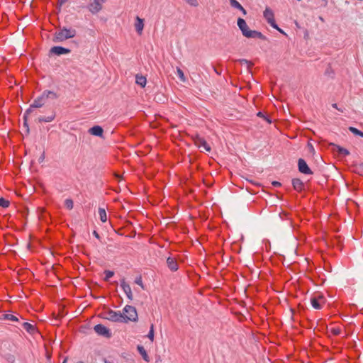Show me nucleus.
Masks as SVG:
<instances>
[{"label": "nucleus", "mask_w": 363, "mask_h": 363, "mask_svg": "<svg viewBox=\"0 0 363 363\" xmlns=\"http://www.w3.org/2000/svg\"><path fill=\"white\" fill-rule=\"evenodd\" d=\"M105 363H112V362H111L107 361V360H106V359H105Z\"/></svg>", "instance_id": "nucleus-51"}, {"label": "nucleus", "mask_w": 363, "mask_h": 363, "mask_svg": "<svg viewBox=\"0 0 363 363\" xmlns=\"http://www.w3.org/2000/svg\"><path fill=\"white\" fill-rule=\"evenodd\" d=\"M193 141L198 147H203L206 151L210 152L211 150V146L207 143L203 138L200 137L199 135H196L192 137Z\"/></svg>", "instance_id": "nucleus-6"}, {"label": "nucleus", "mask_w": 363, "mask_h": 363, "mask_svg": "<svg viewBox=\"0 0 363 363\" xmlns=\"http://www.w3.org/2000/svg\"><path fill=\"white\" fill-rule=\"evenodd\" d=\"M34 108H36L32 107V104H30V107L25 111L23 116H26V118H28V116L33 113Z\"/></svg>", "instance_id": "nucleus-36"}, {"label": "nucleus", "mask_w": 363, "mask_h": 363, "mask_svg": "<svg viewBox=\"0 0 363 363\" xmlns=\"http://www.w3.org/2000/svg\"><path fill=\"white\" fill-rule=\"evenodd\" d=\"M135 283L136 284L140 286L143 289H144V285L143 284L142 277L140 276L135 279Z\"/></svg>", "instance_id": "nucleus-38"}, {"label": "nucleus", "mask_w": 363, "mask_h": 363, "mask_svg": "<svg viewBox=\"0 0 363 363\" xmlns=\"http://www.w3.org/2000/svg\"><path fill=\"white\" fill-rule=\"evenodd\" d=\"M121 287L122 288V289L126 294L127 298L130 301H132L133 298V293L131 291V288H130V285L125 282V279H121Z\"/></svg>", "instance_id": "nucleus-11"}, {"label": "nucleus", "mask_w": 363, "mask_h": 363, "mask_svg": "<svg viewBox=\"0 0 363 363\" xmlns=\"http://www.w3.org/2000/svg\"><path fill=\"white\" fill-rule=\"evenodd\" d=\"M332 106L336 109H337V104H332Z\"/></svg>", "instance_id": "nucleus-48"}, {"label": "nucleus", "mask_w": 363, "mask_h": 363, "mask_svg": "<svg viewBox=\"0 0 363 363\" xmlns=\"http://www.w3.org/2000/svg\"><path fill=\"white\" fill-rule=\"evenodd\" d=\"M67 0H60L59 4L60 6H61L62 4H64Z\"/></svg>", "instance_id": "nucleus-45"}, {"label": "nucleus", "mask_w": 363, "mask_h": 363, "mask_svg": "<svg viewBox=\"0 0 363 363\" xmlns=\"http://www.w3.org/2000/svg\"><path fill=\"white\" fill-rule=\"evenodd\" d=\"M331 333L334 335H339L341 333V330L339 328H333L331 329Z\"/></svg>", "instance_id": "nucleus-39"}, {"label": "nucleus", "mask_w": 363, "mask_h": 363, "mask_svg": "<svg viewBox=\"0 0 363 363\" xmlns=\"http://www.w3.org/2000/svg\"><path fill=\"white\" fill-rule=\"evenodd\" d=\"M22 327L24 330H26L28 333L31 335L37 332V328H35V326L28 322H24L22 324Z\"/></svg>", "instance_id": "nucleus-19"}, {"label": "nucleus", "mask_w": 363, "mask_h": 363, "mask_svg": "<svg viewBox=\"0 0 363 363\" xmlns=\"http://www.w3.org/2000/svg\"><path fill=\"white\" fill-rule=\"evenodd\" d=\"M177 74H178L179 78L182 81L184 82L185 81V77H184V74L183 71L180 68L177 67Z\"/></svg>", "instance_id": "nucleus-34"}, {"label": "nucleus", "mask_w": 363, "mask_h": 363, "mask_svg": "<svg viewBox=\"0 0 363 363\" xmlns=\"http://www.w3.org/2000/svg\"><path fill=\"white\" fill-rule=\"evenodd\" d=\"M66 362H67V359H64L62 363H66Z\"/></svg>", "instance_id": "nucleus-52"}, {"label": "nucleus", "mask_w": 363, "mask_h": 363, "mask_svg": "<svg viewBox=\"0 0 363 363\" xmlns=\"http://www.w3.org/2000/svg\"><path fill=\"white\" fill-rule=\"evenodd\" d=\"M167 264L169 269L172 272H175L178 269V264L174 258L169 257L167 259Z\"/></svg>", "instance_id": "nucleus-17"}, {"label": "nucleus", "mask_w": 363, "mask_h": 363, "mask_svg": "<svg viewBox=\"0 0 363 363\" xmlns=\"http://www.w3.org/2000/svg\"><path fill=\"white\" fill-rule=\"evenodd\" d=\"M73 201L71 199H67L65 201V206L69 210L73 208Z\"/></svg>", "instance_id": "nucleus-32"}, {"label": "nucleus", "mask_w": 363, "mask_h": 363, "mask_svg": "<svg viewBox=\"0 0 363 363\" xmlns=\"http://www.w3.org/2000/svg\"><path fill=\"white\" fill-rule=\"evenodd\" d=\"M186 1L193 6H197L199 4L197 0H186Z\"/></svg>", "instance_id": "nucleus-40"}, {"label": "nucleus", "mask_w": 363, "mask_h": 363, "mask_svg": "<svg viewBox=\"0 0 363 363\" xmlns=\"http://www.w3.org/2000/svg\"><path fill=\"white\" fill-rule=\"evenodd\" d=\"M99 214L100 220H101V222H103V223L106 222L107 216H106V212L105 209L102 208H99Z\"/></svg>", "instance_id": "nucleus-25"}, {"label": "nucleus", "mask_w": 363, "mask_h": 363, "mask_svg": "<svg viewBox=\"0 0 363 363\" xmlns=\"http://www.w3.org/2000/svg\"><path fill=\"white\" fill-rule=\"evenodd\" d=\"M23 126L26 128V134L28 135L29 133L28 118H26V116H23Z\"/></svg>", "instance_id": "nucleus-35"}, {"label": "nucleus", "mask_w": 363, "mask_h": 363, "mask_svg": "<svg viewBox=\"0 0 363 363\" xmlns=\"http://www.w3.org/2000/svg\"><path fill=\"white\" fill-rule=\"evenodd\" d=\"M135 82L137 84L140 85L141 87H145L147 82V79L144 76L137 74L135 77Z\"/></svg>", "instance_id": "nucleus-24"}, {"label": "nucleus", "mask_w": 363, "mask_h": 363, "mask_svg": "<svg viewBox=\"0 0 363 363\" xmlns=\"http://www.w3.org/2000/svg\"><path fill=\"white\" fill-rule=\"evenodd\" d=\"M349 130L354 135L363 138V132L358 130L357 128L350 126L349 127Z\"/></svg>", "instance_id": "nucleus-26"}, {"label": "nucleus", "mask_w": 363, "mask_h": 363, "mask_svg": "<svg viewBox=\"0 0 363 363\" xmlns=\"http://www.w3.org/2000/svg\"><path fill=\"white\" fill-rule=\"evenodd\" d=\"M237 61L239 62L241 65H247L249 69H250L251 67L253 65V64L250 61L246 59H239Z\"/></svg>", "instance_id": "nucleus-30"}, {"label": "nucleus", "mask_w": 363, "mask_h": 363, "mask_svg": "<svg viewBox=\"0 0 363 363\" xmlns=\"http://www.w3.org/2000/svg\"><path fill=\"white\" fill-rule=\"evenodd\" d=\"M263 16L266 19L267 22L274 29H278V25L276 23L274 20V14L273 11L267 7L264 11Z\"/></svg>", "instance_id": "nucleus-5"}, {"label": "nucleus", "mask_w": 363, "mask_h": 363, "mask_svg": "<svg viewBox=\"0 0 363 363\" xmlns=\"http://www.w3.org/2000/svg\"><path fill=\"white\" fill-rule=\"evenodd\" d=\"M279 32H280L281 33L284 34V35H286V33L282 30L281 29L279 26H278V29H277Z\"/></svg>", "instance_id": "nucleus-44"}, {"label": "nucleus", "mask_w": 363, "mask_h": 363, "mask_svg": "<svg viewBox=\"0 0 363 363\" xmlns=\"http://www.w3.org/2000/svg\"><path fill=\"white\" fill-rule=\"evenodd\" d=\"M87 8L91 13L96 14L102 9V4L97 0H94L88 5Z\"/></svg>", "instance_id": "nucleus-12"}, {"label": "nucleus", "mask_w": 363, "mask_h": 363, "mask_svg": "<svg viewBox=\"0 0 363 363\" xmlns=\"http://www.w3.org/2000/svg\"><path fill=\"white\" fill-rule=\"evenodd\" d=\"M298 169L302 174H313V172L307 164L306 162L302 158H299L298 160Z\"/></svg>", "instance_id": "nucleus-8"}, {"label": "nucleus", "mask_w": 363, "mask_h": 363, "mask_svg": "<svg viewBox=\"0 0 363 363\" xmlns=\"http://www.w3.org/2000/svg\"><path fill=\"white\" fill-rule=\"evenodd\" d=\"M323 299L324 298L321 295L313 296L311 298V303L315 309H320L322 308V306L320 303L319 300Z\"/></svg>", "instance_id": "nucleus-15"}, {"label": "nucleus", "mask_w": 363, "mask_h": 363, "mask_svg": "<svg viewBox=\"0 0 363 363\" xmlns=\"http://www.w3.org/2000/svg\"><path fill=\"white\" fill-rule=\"evenodd\" d=\"M147 337L151 341H153V340H154V325H153V324H152L150 326V329L149 333L147 335Z\"/></svg>", "instance_id": "nucleus-33"}, {"label": "nucleus", "mask_w": 363, "mask_h": 363, "mask_svg": "<svg viewBox=\"0 0 363 363\" xmlns=\"http://www.w3.org/2000/svg\"><path fill=\"white\" fill-rule=\"evenodd\" d=\"M55 118V112H52V113L48 116H40L38 118V121L39 123H42V122H46V123H48V122H51Z\"/></svg>", "instance_id": "nucleus-22"}, {"label": "nucleus", "mask_w": 363, "mask_h": 363, "mask_svg": "<svg viewBox=\"0 0 363 363\" xmlns=\"http://www.w3.org/2000/svg\"><path fill=\"white\" fill-rule=\"evenodd\" d=\"M77 34V31L74 28H67L64 27L63 28L59 30L55 33L53 38V42H62L67 39L74 38Z\"/></svg>", "instance_id": "nucleus-2"}, {"label": "nucleus", "mask_w": 363, "mask_h": 363, "mask_svg": "<svg viewBox=\"0 0 363 363\" xmlns=\"http://www.w3.org/2000/svg\"><path fill=\"white\" fill-rule=\"evenodd\" d=\"M4 319L11 321H18V318L13 314H4Z\"/></svg>", "instance_id": "nucleus-28"}, {"label": "nucleus", "mask_w": 363, "mask_h": 363, "mask_svg": "<svg viewBox=\"0 0 363 363\" xmlns=\"http://www.w3.org/2000/svg\"><path fill=\"white\" fill-rule=\"evenodd\" d=\"M71 50L68 48L62 46H54L50 50L49 55H55L60 56L61 55L69 54Z\"/></svg>", "instance_id": "nucleus-9"}, {"label": "nucleus", "mask_w": 363, "mask_h": 363, "mask_svg": "<svg viewBox=\"0 0 363 363\" xmlns=\"http://www.w3.org/2000/svg\"><path fill=\"white\" fill-rule=\"evenodd\" d=\"M122 314L124 318L123 323H128V321L136 322L138 320V313L134 306L126 305L123 308Z\"/></svg>", "instance_id": "nucleus-3"}, {"label": "nucleus", "mask_w": 363, "mask_h": 363, "mask_svg": "<svg viewBox=\"0 0 363 363\" xmlns=\"http://www.w3.org/2000/svg\"><path fill=\"white\" fill-rule=\"evenodd\" d=\"M105 277L104 281H108L111 277H112L114 275V272L111 270H105L104 271Z\"/></svg>", "instance_id": "nucleus-27"}, {"label": "nucleus", "mask_w": 363, "mask_h": 363, "mask_svg": "<svg viewBox=\"0 0 363 363\" xmlns=\"http://www.w3.org/2000/svg\"><path fill=\"white\" fill-rule=\"evenodd\" d=\"M213 69H214V71H215L218 74H219V75H220V74H221V72H218V70H217V69H216V68L213 67Z\"/></svg>", "instance_id": "nucleus-47"}, {"label": "nucleus", "mask_w": 363, "mask_h": 363, "mask_svg": "<svg viewBox=\"0 0 363 363\" xmlns=\"http://www.w3.org/2000/svg\"><path fill=\"white\" fill-rule=\"evenodd\" d=\"M88 133L92 135L102 138L104 135V129L100 125H94L89 129Z\"/></svg>", "instance_id": "nucleus-13"}, {"label": "nucleus", "mask_w": 363, "mask_h": 363, "mask_svg": "<svg viewBox=\"0 0 363 363\" xmlns=\"http://www.w3.org/2000/svg\"><path fill=\"white\" fill-rule=\"evenodd\" d=\"M93 235L94 236L97 238L98 240H100L101 239V237L99 235V234L96 231V230H94L93 231Z\"/></svg>", "instance_id": "nucleus-43"}, {"label": "nucleus", "mask_w": 363, "mask_h": 363, "mask_svg": "<svg viewBox=\"0 0 363 363\" xmlns=\"http://www.w3.org/2000/svg\"><path fill=\"white\" fill-rule=\"evenodd\" d=\"M135 30L138 33L141 34L144 28L143 20L140 17H136V22L135 23Z\"/></svg>", "instance_id": "nucleus-21"}, {"label": "nucleus", "mask_w": 363, "mask_h": 363, "mask_svg": "<svg viewBox=\"0 0 363 363\" xmlns=\"http://www.w3.org/2000/svg\"><path fill=\"white\" fill-rule=\"evenodd\" d=\"M323 1L325 2V4H328V0H323Z\"/></svg>", "instance_id": "nucleus-50"}, {"label": "nucleus", "mask_w": 363, "mask_h": 363, "mask_svg": "<svg viewBox=\"0 0 363 363\" xmlns=\"http://www.w3.org/2000/svg\"><path fill=\"white\" fill-rule=\"evenodd\" d=\"M137 350L138 351V352L141 354V356L143 357V359L145 361V362H150V357L146 352V350H145L144 347L142 346V345H138L137 346Z\"/></svg>", "instance_id": "nucleus-23"}, {"label": "nucleus", "mask_w": 363, "mask_h": 363, "mask_svg": "<svg viewBox=\"0 0 363 363\" xmlns=\"http://www.w3.org/2000/svg\"><path fill=\"white\" fill-rule=\"evenodd\" d=\"M105 318L113 322L123 323L124 320L123 315L120 311H114L108 309L106 312Z\"/></svg>", "instance_id": "nucleus-4"}, {"label": "nucleus", "mask_w": 363, "mask_h": 363, "mask_svg": "<svg viewBox=\"0 0 363 363\" xmlns=\"http://www.w3.org/2000/svg\"><path fill=\"white\" fill-rule=\"evenodd\" d=\"M257 116L258 117H260V118H264V120H266L269 123H272V121L270 119V118L269 116H265L262 112L261 111H259L257 114Z\"/></svg>", "instance_id": "nucleus-37"}, {"label": "nucleus", "mask_w": 363, "mask_h": 363, "mask_svg": "<svg viewBox=\"0 0 363 363\" xmlns=\"http://www.w3.org/2000/svg\"><path fill=\"white\" fill-rule=\"evenodd\" d=\"M99 2H100L101 4L104 3L106 0H97Z\"/></svg>", "instance_id": "nucleus-49"}, {"label": "nucleus", "mask_w": 363, "mask_h": 363, "mask_svg": "<svg viewBox=\"0 0 363 363\" xmlns=\"http://www.w3.org/2000/svg\"><path fill=\"white\" fill-rule=\"evenodd\" d=\"M272 184L274 186V187H279L281 186V184L279 182H277V181H274L272 182Z\"/></svg>", "instance_id": "nucleus-41"}, {"label": "nucleus", "mask_w": 363, "mask_h": 363, "mask_svg": "<svg viewBox=\"0 0 363 363\" xmlns=\"http://www.w3.org/2000/svg\"><path fill=\"white\" fill-rule=\"evenodd\" d=\"M330 145L333 146L334 148L333 150L337 151L339 155L342 156H347L350 155V151L347 150L346 148H344L340 145H335L334 143H330Z\"/></svg>", "instance_id": "nucleus-14"}, {"label": "nucleus", "mask_w": 363, "mask_h": 363, "mask_svg": "<svg viewBox=\"0 0 363 363\" xmlns=\"http://www.w3.org/2000/svg\"><path fill=\"white\" fill-rule=\"evenodd\" d=\"M237 24L240 30H241L242 35L247 38L251 30H250L245 19L242 18H238Z\"/></svg>", "instance_id": "nucleus-10"}, {"label": "nucleus", "mask_w": 363, "mask_h": 363, "mask_svg": "<svg viewBox=\"0 0 363 363\" xmlns=\"http://www.w3.org/2000/svg\"><path fill=\"white\" fill-rule=\"evenodd\" d=\"M248 38H259L263 40H266L267 38L264 36L261 32L257 30H250L249 35H247Z\"/></svg>", "instance_id": "nucleus-18"}, {"label": "nucleus", "mask_w": 363, "mask_h": 363, "mask_svg": "<svg viewBox=\"0 0 363 363\" xmlns=\"http://www.w3.org/2000/svg\"><path fill=\"white\" fill-rule=\"evenodd\" d=\"M292 186L294 190L298 192H301L304 189V183L298 178H294L292 179Z\"/></svg>", "instance_id": "nucleus-16"}, {"label": "nucleus", "mask_w": 363, "mask_h": 363, "mask_svg": "<svg viewBox=\"0 0 363 363\" xmlns=\"http://www.w3.org/2000/svg\"><path fill=\"white\" fill-rule=\"evenodd\" d=\"M229 1H230V5L232 7L240 10V11H242V13L244 15L247 14L246 10L243 8V6L237 0H229Z\"/></svg>", "instance_id": "nucleus-20"}, {"label": "nucleus", "mask_w": 363, "mask_h": 363, "mask_svg": "<svg viewBox=\"0 0 363 363\" xmlns=\"http://www.w3.org/2000/svg\"><path fill=\"white\" fill-rule=\"evenodd\" d=\"M308 147H309L311 150L314 151V148H313V145L311 143H308Z\"/></svg>", "instance_id": "nucleus-46"}, {"label": "nucleus", "mask_w": 363, "mask_h": 363, "mask_svg": "<svg viewBox=\"0 0 363 363\" xmlns=\"http://www.w3.org/2000/svg\"><path fill=\"white\" fill-rule=\"evenodd\" d=\"M58 98V95L52 91L49 90H45L40 96L37 97L32 104V107L41 108L46 103L48 99L55 100Z\"/></svg>", "instance_id": "nucleus-1"}, {"label": "nucleus", "mask_w": 363, "mask_h": 363, "mask_svg": "<svg viewBox=\"0 0 363 363\" xmlns=\"http://www.w3.org/2000/svg\"><path fill=\"white\" fill-rule=\"evenodd\" d=\"M10 205L9 201L5 199L3 197L0 198V206L2 208H7Z\"/></svg>", "instance_id": "nucleus-29"}, {"label": "nucleus", "mask_w": 363, "mask_h": 363, "mask_svg": "<svg viewBox=\"0 0 363 363\" xmlns=\"http://www.w3.org/2000/svg\"><path fill=\"white\" fill-rule=\"evenodd\" d=\"M354 172L357 174L363 176V163L356 165Z\"/></svg>", "instance_id": "nucleus-31"}, {"label": "nucleus", "mask_w": 363, "mask_h": 363, "mask_svg": "<svg viewBox=\"0 0 363 363\" xmlns=\"http://www.w3.org/2000/svg\"><path fill=\"white\" fill-rule=\"evenodd\" d=\"M94 330L99 335L106 338H110L112 335L111 330L102 324L96 325Z\"/></svg>", "instance_id": "nucleus-7"}, {"label": "nucleus", "mask_w": 363, "mask_h": 363, "mask_svg": "<svg viewBox=\"0 0 363 363\" xmlns=\"http://www.w3.org/2000/svg\"><path fill=\"white\" fill-rule=\"evenodd\" d=\"M77 363H84V362L79 361Z\"/></svg>", "instance_id": "nucleus-53"}, {"label": "nucleus", "mask_w": 363, "mask_h": 363, "mask_svg": "<svg viewBox=\"0 0 363 363\" xmlns=\"http://www.w3.org/2000/svg\"><path fill=\"white\" fill-rule=\"evenodd\" d=\"M45 159V152H43L42 153V155L40 156L39 159H38V162L40 163L42 162Z\"/></svg>", "instance_id": "nucleus-42"}]
</instances>
